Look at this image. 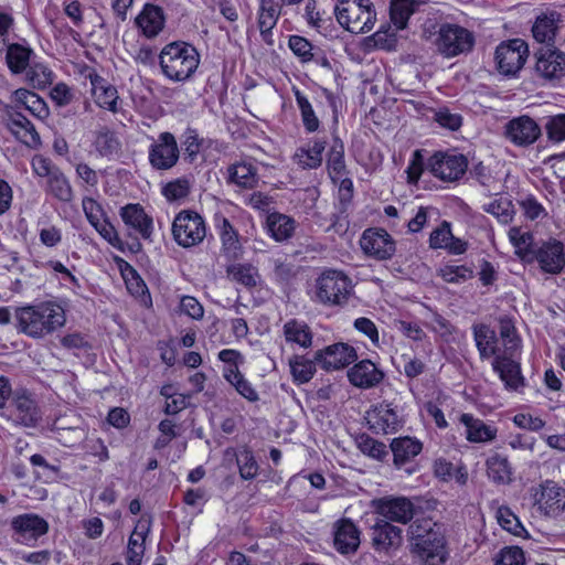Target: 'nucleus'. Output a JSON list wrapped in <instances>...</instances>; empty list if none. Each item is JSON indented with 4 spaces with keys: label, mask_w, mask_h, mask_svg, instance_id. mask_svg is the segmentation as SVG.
Instances as JSON below:
<instances>
[{
    "label": "nucleus",
    "mask_w": 565,
    "mask_h": 565,
    "mask_svg": "<svg viewBox=\"0 0 565 565\" xmlns=\"http://www.w3.org/2000/svg\"><path fill=\"white\" fill-rule=\"evenodd\" d=\"M14 319L18 332L42 340L66 324V311L60 302L45 300L17 308Z\"/></svg>",
    "instance_id": "f257e3e1"
},
{
    "label": "nucleus",
    "mask_w": 565,
    "mask_h": 565,
    "mask_svg": "<svg viewBox=\"0 0 565 565\" xmlns=\"http://www.w3.org/2000/svg\"><path fill=\"white\" fill-rule=\"evenodd\" d=\"M408 548L418 565H443L447 559L444 526L430 519L416 520L407 530Z\"/></svg>",
    "instance_id": "f03ea898"
},
{
    "label": "nucleus",
    "mask_w": 565,
    "mask_h": 565,
    "mask_svg": "<svg viewBox=\"0 0 565 565\" xmlns=\"http://www.w3.org/2000/svg\"><path fill=\"white\" fill-rule=\"evenodd\" d=\"M159 63L169 81L180 83L194 74L200 64V54L186 42H171L161 50Z\"/></svg>",
    "instance_id": "7ed1b4c3"
},
{
    "label": "nucleus",
    "mask_w": 565,
    "mask_h": 565,
    "mask_svg": "<svg viewBox=\"0 0 565 565\" xmlns=\"http://www.w3.org/2000/svg\"><path fill=\"white\" fill-rule=\"evenodd\" d=\"M500 335L505 349L502 355L494 358L492 367L507 388L518 390L522 383V377L519 363L515 362L514 356L520 349V340L515 333V328L508 320L501 321Z\"/></svg>",
    "instance_id": "20e7f679"
},
{
    "label": "nucleus",
    "mask_w": 565,
    "mask_h": 565,
    "mask_svg": "<svg viewBox=\"0 0 565 565\" xmlns=\"http://www.w3.org/2000/svg\"><path fill=\"white\" fill-rule=\"evenodd\" d=\"M338 22L351 33H366L375 23L376 13L370 0H341L335 7Z\"/></svg>",
    "instance_id": "39448f33"
},
{
    "label": "nucleus",
    "mask_w": 565,
    "mask_h": 565,
    "mask_svg": "<svg viewBox=\"0 0 565 565\" xmlns=\"http://www.w3.org/2000/svg\"><path fill=\"white\" fill-rule=\"evenodd\" d=\"M351 290V279L343 271L324 270L316 279L313 300L327 306H340L348 300Z\"/></svg>",
    "instance_id": "423d86ee"
},
{
    "label": "nucleus",
    "mask_w": 565,
    "mask_h": 565,
    "mask_svg": "<svg viewBox=\"0 0 565 565\" xmlns=\"http://www.w3.org/2000/svg\"><path fill=\"white\" fill-rule=\"evenodd\" d=\"M172 234L178 245L184 248L196 246L206 235L204 218L196 212L183 210L173 220Z\"/></svg>",
    "instance_id": "0eeeda50"
},
{
    "label": "nucleus",
    "mask_w": 565,
    "mask_h": 565,
    "mask_svg": "<svg viewBox=\"0 0 565 565\" xmlns=\"http://www.w3.org/2000/svg\"><path fill=\"white\" fill-rule=\"evenodd\" d=\"M532 498L534 508L545 518L555 519L565 512V488L554 481L533 488Z\"/></svg>",
    "instance_id": "6e6552de"
},
{
    "label": "nucleus",
    "mask_w": 565,
    "mask_h": 565,
    "mask_svg": "<svg viewBox=\"0 0 565 565\" xmlns=\"http://www.w3.org/2000/svg\"><path fill=\"white\" fill-rule=\"evenodd\" d=\"M475 44V36L468 29L458 24L445 23L439 28L436 45L446 57H454L469 52Z\"/></svg>",
    "instance_id": "1a4fd4ad"
},
{
    "label": "nucleus",
    "mask_w": 565,
    "mask_h": 565,
    "mask_svg": "<svg viewBox=\"0 0 565 565\" xmlns=\"http://www.w3.org/2000/svg\"><path fill=\"white\" fill-rule=\"evenodd\" d=\"M527 54V45L521 39L501 43L495 51V61L500 73L504 75L516 74L523 67Z\"/></svg>",
    "instance_id": "9d476101"
},
{
    "label": "nucleus",
    "mask_w": 565,
    "mask_h": 565,
    "mask_svg": "<svg viewBox=\"0 0 565 565\" xmlns=\"http://www.w3.org/2000/svg\"><path fill=\"white\" fill-rule=\"evenodd\" d=\"M363 253L379 260L390 259L395 253V242L383 228H367L360 238Z\"/></svg>",
    "instance_id": "9b49d317"
},
{
    "label": "nucleus",
    "mask_w": 565,
    "mask_h": 565,
    "mask_svg": "<svg viewBox=\"0 0 565 565\" xmlns=\"http://www.w3.org/2000/svg\"><path fill=\"white\" fill-rule=\"evenodd\" d=\"M179 148L174 136L162 132L149 147V162L157 170H168L175 166Z\"/></svg>",
    "instance_id": "f8f14e48"
},
{
    "label": "nucleus",
    "mask_w": 565,
    "mask_h": 565,
    "mask_svg": "<svg viewBox=\"0 0 565 565\" xmlns=\"http://www.w3.org/2000/svg\"><path fill=\"white\" fill-rule=\"evenodd\" d=\"M468 168L467 158L461 153H436L430 159L431 173L447 182L460 179Z\"/></svg>",
    "instance_id": "ddd939ff"
},
{
    "label": "nucleus",
    "mask_w": 565,
    "mask_h": 565,
    "mask_svg": "<svg viewBox=\"0 0 565 565\" xmlns=\"http://www.w3.org/2000/svg\"><path fill=\"white\" fill-rule=\"evenodd\" d=\"M373 507L387 522L406 524L414 516V504L403 497L377 499L373 501Z\"/></svg>",
    "instance_id": "4468645a"
},
{
    "label": "nucleus",
    "mask_w": 565,
    "mask_h": 565,
    "mask_svg": "<svg viewBox=\"0 0 565 565\" xmlns=\"http://www.w3.org/2000/svg\"><path fill=\"white\" fill-rule=\"evenodd\" d=\"M7 416L15 424L32 427L40 419L35 402L25 392H17L7 407Z\"/></svg>",
    "instance_id": "2eb2a0df"
},
{
    "label": "nucleus",
    "mask_w": 565,
    "mask_h": 565,
    "mask_svg": "<svg viewBox=\"0 0 565 565\" xmlns=\"http://www.w3.org/2000/svg\"><path fill=\"white\" fill-rule=\"evenodd\" d=\"M356 359L355 350L347 343H334L318 350L315 361L324 370L345 367Z\"/></svg>",
    "instance_id": "dca6fc26"
},
{
    "label": "nucleus",
    "mask_w": 565,
    "mask_h": 565,
    "mask_svg": "<svg viewBox=\"0 0 565 565\" xmlns=\"http://www.w3.org/2000/svg\"><path fill=\"white\" fill-rule=\"evenodd\" d=\"M534 259L542 270L550 274L559 273L565 266V253L562 242L550 238L543 242L534 253Z\"/></svg>",
    "instance_id": "f3484780"
},
{
    "label": "nucleus",
    "mask_w": 565,
    "mask_h": 565,
    "mask_svg": "<svg viewBox=\"0 0 565 565\" xmlns=\"http://www.w3.org/2000/svg\"><path fill=\"white\" fill-rule=\"evenodd\" d=\"M505 136L516 146H529L539 139L541 128L532 118L520 116L507 124Z\"/></svg>",
    "instance_id": "a211bd4d"
},
{
    "label": "nucleus",
    "mask_w": 565,
    "mask_h": 565,
    "mask_svg": "<svg viewBox=\"0 0 565 565\" xmlns=\"http://www.w3.org/2000/svg\"><path fill=\"white\" fill-rule=\"evenodd\" d=\"M370 427L376 433L393 434L403 426V419L388 403H381L367 413Z\"/></svg>",
    "instance_id": "6ab92c4d"
},
{
    "label": "nucleus",
    "mask_w": 565,
    "mask_h": 565,
    "mask_svg": "<svg viewBox=\"0 0 565 565\" xmlns=\"http://www.w3.org/2000/svg\"><path fill=\"white\" fill-rule=\"evenodd\" d=\"M371 539L377 552H390L402 545L403 531L385 520H377L371 527Z\"/></svg>",
    "instance_id": "aec40b11"
},
{
    "label": "nucleus",
    "mask_w": 565,
    "mask_h": 565,
    "mask_svg": "<svg viewBox=\"0 0 565 565\" xmlns=\"http://www.w3.org/2000/svg\"><path fill=\"white\" fill-rule=\"evenodd\" d=\"M135 25L147 39L158 36L166 25V15L161 7L147 3L135 18Z\"/></svg>",
    "instance_id": "412c9836"
},
{
    "label": "nucleus",
    "mask_w": 565,
    "mask_h": 565,
    "mask_svg": "<svg viewBox=\"0 0 565 565\" xmlns=\"http://www.w3.org/2000/svg\"><path fill=\"white\" fill-rule=\"evenodd\" d=\"M428 244L430 248L444 249L450 255H461L468 247L467 242L452 235L451 225L447 221L431 231Z\"/></svg>",
    "instance_id": "4be33fe9"
},
{
    "label": "nucleus",
    "mask_w": 565,
    "mask_h": 565,
    "mask_svg": "<svg viewBox=\"0 0 565 565\" xmlns=\"http://www.w3.org/2000/svg\"><path fill=\"white\" fill-rule=\"evenodd\" d=\"M12 527L19 535L18 541L21 543L34 541L49 530L47 522L35 514H23L14 518Z\"/></svg>",
    "instance_id": "5701e85b"
},
{
    "label": "nucleus",
    "mask_w": 565,
    "mask_h": 565,
    "mask_svg": "<svg viewBox=\"0 0 565 565\" xmlns=\"http://www.w3.org/2000/svg\"><path fill=\"white\" fill-rule=\"evenodd\" d=\"M92 97L96 105L103 109L116 113L118 110V93L115 86L96 73H89Z\"/></svg>",
    "instance_id": "b1692460"
},
{
    "label": "nucleus",
    "mask_w": 565,
    "mask_h": 565,
    "mask_svg": "<svg viewBox=\"0 0 565 565\" xmlns=\"http://www.w3.org/2000/svg\"><path fill=\"white\" fill-rule=\"evenodd\" d=\"M536 72L548 79L564 76L565 54L554 49L542 50L536 62Z\"/></svg>",
    "instance_id": "393cba45"
},
{
    "label": "nucleus",
    "mask_w": 565,
    "mask_h": 565,
    "mask_svg": "<svg viewBox=\"0 0 565 565\" xmlns=\"http://www.w3.org/2000/svg\"><path fill=\"white\" fill-rule=\"evenodd\" d=\"M360 545V532L356 525L348 519H342L334 524V546L342 553H353Z\"/></svg>",
    "instance_id": "a878e982"
},
{
    "label": "nucleus",
    "mask_w": 565,
    "mask_h": 565,
    "mask_svg": "<svg viewBox=\"0 0 565 565\" xmlns=\"http://www.w3.org/2000/svg\"><path fill=\"white\" fill-rule=\"evenodd\" d=\"M459 420L466 427V439L470 443H490L497 438L498 428L494 425L486 424L471 414H461Z\"/></svg>",
    "instance_id": "bb28decb"
},
{
    "label": "nucleus",
    "mask_w": 565,
    "mask_h": 565,
    "mask_svg": "<svg viewBox=\"0 0 565 565\" xmlns=\"http://www.w3.org/2000/svg\"><path fill=\"white\" fill-rule=\"evenodd\" d=\"M352 385L361 388L373 387L383 379V373L370 360H363L348 372Z\"/></svg>",
    "instance_id": "cd10ccee"
},
{
    "label": "nucleus",
    "mask_w": 565,
    "mask_h": 565,
    "mask_svg": "<svg viewBox=\"0 0 565 565\" xmlns=\"http://www.w3.org/2000/svg\"><path fill=\"white\" fill-rule=\"evenodd\" d=\"M282 335L287 344L300 349L312 345L313 334L311 328L302 320L289 319L282 326Z\"/></svg>",
    "instance_id": "c85d7f7f"
},
{
    "label": "nucleus",
    "mask_w": 565,
    "mask_h": 565,
    "mask_svg": "<svg viewBox=\"0 0 565 565\" xmlns=\"http://www.w3.org/2000/svg\"><path fill=\"white\" fill-rule=\"evenodd\" d=\"M391 450L393 452L394 466L402 468L422 452L423 444L414 437H398L392 440Z\"/></svg>",
    "instance_id": "c756f323"
},
{
    "label": "nucleus",
    "mask_w": 565,
    "mask_h": 565,
    "mask_svg": "<svg viewBox=\"0 0 565 565\" xmlns=\"http://www.w3.org/2000/svg\"><path fill=\"white\" fill-rule=\"evenodd\" d=\"M124 223L138 232L142 237H149L152 230V218L140 204H127L120 210Z\"/></svg>",
    "instance_id": "7c9ffc66"
},
{
    "label": "nucleus",
    "mask_w": 565,
    "mask_h": 565,
    "mask_svg": "<svg viewBox=\"0 0 565 565\" xmlns=\"http://www.w3.org/2000/svg\"><path fill=\"white\" fill-rule=\"evenodd\" d=\"M280 15V4L277 0H260L258 11V26L264 42L271 45V30Z\"/></svg>",
    "instance_id": "2f4dec72"
},
{
    "label": "nucleus",
    "mask_w": 565,
    "mask_h": 565,
    "mask_svg": "<svg viewBox=\"0 0 565 565\" xmlns=\"http://www.w3.org/2000/svg\"><path fill=\"white\" fill-rule=\"evenodd\" d=\"M215 227L218 233L223 252L232 258L239 256L242 252V244L238 233L223 215H215Z\"/></svg>",
    "instance_id": "473e14b6"
},
{
    "label": "nucleus",
    "mask_w": 565,
    "mask_h": 565,
    "mask_svg": "<svg viewBox=\"0 0 565 565\" xmlns=\"http://www.w3.org/2000/svg\"><path fill=\"white\" fill-rule=\"evenodd\" d=\"M487 476L495 484H509L513 480V468L507 456L492 452L486 460Z\"/></svg>",
    "instance_id": "72a5a7b5"
},
{
    "label": "nucleus",
    "mask_w": 565,
    "mask_h": 565,
    "mask_svg": "<svg viewBox=\"0 0 565 565\" xmlns=\"http://www.w3.org/2000/svg\"><path fill=\"white\" fill-rule=\"evenodd\" d=\"M11 103L19 108H24L39 119H45L49 116V108L45 102L29 89L19 88L14 90L11 95Z\"/></svg>",
    "instance_id": "f704fd0d"
},
{
    "label": "nucleus",
    "mask_w": 565,
    "mask_h": 565,
    "mask_svg": "<svg viewBox=\"0 0 565 565\" xmlns=\"http://www.w3.org/2000/svg\"><path fill=\"white\" fill-rule=\"evenodd\" d=\"M257 168L252 161H239L228 168V181L242 189H254L258 183Z\"/></svg>",
    "instance_id": "c9c22d12"
},
{
    "label": "nucleus",
    "mask_w": 565,
    "mask_h": 565,
    "mask_svg": "<svg viewBox=\"0 0 565 565\" xmlns=\"http://www.w3.org/2000/svg\"><path fill=\"white\" fill-rule=\"evenodd\" d=\"M266 226L268 234L276 242H284L292 237L297 222L289 215L274 212L267 216Z\"/></svg>",
    "instance_id": "e433bc0d"
},
{
    "label": "nucleus",
    "mask_w": 565,
    "mask_h": 565,
    "mask_svg": "<svg viewBox=\"0 0 565 565\" xmlns=\"http://www.w3.org/2000/svg\"><path fill=\"white\" fill-rule=\"evenodd\" d=\"M150 530V524L147 520L140 519L129 537L127 548L128 565H140L145 553V540Z\"/></svg>",
    "instance_id": "4c0bfd02"
},
{
    "label": "nucleus",
    "mask_w": 565,
    "mask_h": 565,
    "mask_svg": "<svg viewBox=\"0 0 565 565\" xmlns=\"http://www.w3.org/2000/svg\"><path fill=\"white\" fill-rule=\"evenodd\" d=\"M508 237L512 246L514 247L515 254L525 262L534 259L533 249V235L530 231H524L521 227L513 226L508 231Z\"/></svg>",
    "instance_id": "58836bf2"
},
{
    "label": "nucleus",
    "mask_w": 565,
    "mask_h": 565,
    "mask_svg": "<svg viewBox=\"0 0 565 565\" xmlns=\"http://www.w3.org/2000/svg\"><path fill=\"white\" fill-rule=\"evenodd\" d=\"M482 209L502 224H509L515 215L514 205L508 195L494 196L488 203H484Z\"/></svg>",
    "instance_id": "ea45409f"
},
{
    "label": "nucleus",
    "mask_w": 565,
    "mask_h": 565,
    "mask_svg": "<svg viewBox=\"0 0 565 565\" xmlns=\"http://www.w3.org/2000/svg\"><path fill=\"white\" fill-rule=\"evenodd\" d=\"M323 151L324 143L321 141H313L307 147L297 149L294 154V161L303 169H316L322 162Z\"/></svg>",
    "instance_id": "a19ab883"
},
{
    "label": "nucleus",
    "mask_w": 565,
    "mask_h": 565,
    "mask_svg": "<svg viewBox=\"0 0 565 565\" xmlns=\"http://www.w3.org/2000/svg\"><path fill=\"white\" fill-rule=\"evenodd\" d=\"M32 50L21 44H10L7 49V64L13 74H20L28 70Z\"/></svg>",
    "instance_id": "79ce46f5"
},
{
    "label": "nucleus",
    "mask_w": 565,
    "mask_h": 565,
    "mask_svg": "<svg viewBox=\"0 0 565 565\" xmlns=\"http://www.w3.org/2000/svg\"><path fill=\"white\" fill-rule=\"evenodd\" d=\"M475 341L482 359L499 355L497 352L495 332L489 327L481 324L473 328Z\"/></svg>",
    "instance_id": "37998d69"
},
{
    "label": "nucleus",
    "mask_w": 565,
    "mask_h": 565,
    "mask_svg": "<svg viewBox=\"0 0 565 565\" xmlns=\"http://www.w3.org/2000/svg\"><path fill=\"white\" fill-rule=\"evenodd\" d=\"M434 475L443 481L455 480L459 484H465L468 480V472L463 466L455 467L445 459H437L434 462Z\"/></svg>",
    "instance_id": "c03bdc74"
},
{
    "label": "nucleus",
    "mask_w": 565,
    "mask_h": 565,
    "mask_svg": "<svg viewBox=\"0 0 565 565\" xmlns=\"http://www.w3.org/2000/svg\"><path fill=\"white\" fill-rule=\"evenodd\" d=\"M418 4L415 0H393L391 2V21L396 30H404L407 26L408 19Z\"/></svg>",
    "instance_id": "a18cd8bd"
},
{
    "label": "nucleus",
    "mask_w": 565,
    "mask_h": 565,
    "mask_svg": "<svg viewBox=\"0 0 565 565\" xmlns=\"http://www.w3.org/2000/svg\"><path fill=\"white\" fill-rule=\"evenodd\" d=\"M292 381L298 384L308 383L316 373L315 362L303 355H295L289 360Z\"/></svg>",
    "instance_id": "49530a36"
},
{
    "label": "nucleus",
    "mask_w": 565,
    "mask_h": 565,
    "mask_svg": "<svg viewBox=\"0 0 565 565\" xmlns=\"http://www.w3.org/2000/svg\"><path fill=\"white\" fill-rule=\"evenodd\" d=\"M224 379L235 387L237 393L242 395L244 398L249 402H256L258 399V394L253 385L244 377V375L239 372V370L233 369H224L223 370Z\"/></svg>",
    "instance_id": "de8ad7c7"
},
{
    "label": "nucleus",
    "mask_w": 565,
    "mask_h": 565,
    "mask_svg": "<svg viewBox=\"0 0 565 565\" xmlns=\"http://www.w3.org/2000/svg\"><path fill=\"white\" fill-rule=\"evenodd\" d=\"M498 523L502 529L519 537H526L527 531L516 516V514L507 505L499 507L495 513Z\"/></svg>",
    "instance_id": "09e8293b"
},
{
    "label": "nucleus",
    "mask_w": 565,
    "mask_h": 565,
    "mask_svg": "<svg viewBox=\"0 0 565 565\" xmlns=\"http://www.w3.org/2000/svg\"><path fill=\"white\" fill-rule=\"evenodd\" d=\"M227 275L232 280L248 288L255 287L260 280L257 268L249 264H234L228 267Z\"/></svg>",
    "instance_id": "8fccbe9b"
},
{
    "label": "nucleus",
    "mask_w": 565,
    "mask_h": 565,
    "mask_svg": "<svg viewBox=\"0 0 565 565\" xmlns=\"http://www.w3.org/2000/svg\"><path fill=\"white\" fill-rule=\"evenodd\" d=\"M46 190L57 200L68 202L73 198L72 186L66 177L57 169L47 180Z\"/></svg>",
    "instance_id": "3c124183"
},
{
    "label": "nucleus",
    "mask_w": 565,
    "mask_h": 565,
    "mask_svg": "<svg viewBox=\"0 0 565 565\" xmlns=\"http://www.w3.org/2000/svg\"><path fill=\"white\" fill-rule=\"evenodd\" d=\"M297 106L300 110L301 120L308 132H315L320 126V121L312 108L309 99L297 88H294Z\"/></svg>",
    "instance_id": "603ef678"
},
{
    "label": "nucleus",
    "mask_w": 565,
    "mask_h": 565,
    "mask_svg": "<svg viewBox=\"0 0 565 565\" xmlns=\"http://www.w3.org/2000/svg\"><path fill=\"white\" fill-rule=\"evenodd\" d=\"M328 171L330 177L335 180L344 175V147L339 139H334L333 145L328 153L327 160Z\"/></svg>",
    "instance_id": "864d4df0"
},
{
    "label": "nucleus",
    "mask_w": 565,
    "mask_h": 565,
    "mask_svg": "<svg viewBox=\"0 0 565 565\" xmlns=\"http://www.w3.org/2000/svg\"><path fill=\"white\" fill-rule=\"evenodd\" d=\"M26 79L34 88H45L54 81V73L45 64L33 62L25 71Z\"/></svg>",
    "instance_id": "5fc2aeb1"
},
{
    "label": "nucleus",
    "mask_w": 565,
    "mask_h": 565,
    "mask_svg": "<svg viewBox=\"0 0 565 565\" xmlns=\"http://www.w3.org/2000/svg\"><path fill=\"white\" fill-rule=\"evenodd\" d=\"M556 31V20L553 15L539 17L533 25L532 32L536 41L544 43L551 41Z\"/></svg>",
    "instance_id": "6e6d98bb"
},
{
    "label": "nucleus",
    "mask_w": 565,
    "mask_h": 565,
    "mask_svg": "<svg viewBox=\"0 0 565 565\" xmlns=\"http://www.w3.org/2000/svg\"><path fill=\"white\" fill-rule=\"evenodd\" d=\"M239 475L245 480L254 479L258 472V465L248 449H242L236 455Z\"/></svg>",
    "instance_id": "4d7b16f0"
},
{
    "label": "nucleus",
    "mask_w": 565,
    "mask_h": 565,
    "mask_svg": "<svg viewBox=\"0 0 565 565\" xmlns=\"http://www.w3.org/2000/svg\"><path fill=\"white\" fill-rule=\"evenodd\" d=\"M45 268L53 271L60 281L72 290L75 291L81 287L78 278L60 260H49Z\"/></svg>",
    "instance_id": "13d9d810"
},
{
    "label": "nucleus",
    "mask_w": 565,
    "mask_h": 565,
    "mask_svg": "<svg viewBox=\"0 0 565 565\" xmlns=\"http://www.w3.org/2000/svg\"><path fill=\"white\" fill-rule=\"evenodd\" d=\"M440 277L450 284H459L472 277V270L463 265H446L439 269Z\"/></svg>",
    "instance_id": "bf43d9fd"
},
{
    "label": "nucleus",
    "mask_w": 565,
    "mask_h": 565,
    "mask_svg": "<svg viewBox=\"0 0 565 565\" xmlns=\"http://www.w3.org/2000/svg\"><path fill=\"white\" fill-rule=\"evenodd\" d=\"M525 556L518 546H505L494 557V565H524Z\"/></svg>",
    "instance_id": "052dcab7"
},
{
    "label": "nucleus",
    "mask_w": 565,
    "mask_h": 565,
    "mask_svg": "<svg viewBox=\"0 0 565 565\" xmlns=\"http://www.w3.org/2000/svg\"><path fill=\"white\" fill-rule=\"evenodd\" d=\"M190 192V183L186 179H177L168 182L162 188V195L168 201H175L185 198Z\"/></svg>",
    "instance_id": "680f3d73"
},
{
    "label": "nucleus",
    "mask_w": 565,
    "mask_h": 565,
    "mask_svg": "<svg viewBox=\"0 0 565 565\" xmlns=\"http://www.w3.org/2000/svg\"><path fill=\"white\" fill-rule=\"evenodd\" d=\"M95 147L102 156H108L113 153L118 142L111 131L108 129H100L96 132Z\"/></svg>",
    "instance_id": "e2e57ef3"
},
{
    "label": "nucleus",
    "mask_w": 565,
    "mask_h": 565,
    "mask_svg": "<svg viewBox=\"0 0 565 565\" xmlns=\"http://www.w3.org/2000/svg\"><path fill=\"white\" fill-rule=\"evenodd\" d=\"M360 450L375 459H382L387 455L386 447L383 443L371 437H361L359 440Z\"/></svg>",
    "instance_id": "0e129e2a"
},
{
    "label": "nucleus",
    "mask_w": 565,
    "mask_h": 565,
    "mask_svg": "<svg viewBox=\"0 0 565 565\" xmlns=\"http://www.w3.org/2000/svg\"><path fill=\"white\" fill-rule=\"evenodd\" d=\"M82 206L84 214L92 226L105 218L104 210L95 199L89 196L83 198Z\"/></svg>",
    "instance_id": "69168bd1"
},
{
    "label": "nucleus",
    "mask_w": 565,
    "mask_h": 565,
    "mask_svg": "<svg viewBox=\"0 0 565 565\" xmlns=\"http://www.w3.org/2000/svg\"><path fill=\"white\" fill-rule=\"evenodd\" d=\"M288 45L294 54L299 56L303 62L310 61L313 56L311 43L302 36L291 35Z\"/></svg>",
    "instance_id": "338daca9"
},
{
    "label": "nucleus",
    "mask_w": 565,
    "mask_h": 565,
    "mask_svg": "<svg viewBox=\"0 0 565 565\" xmlns=\"http://www.w3.org/2000/svg\"><path fill=\"white\" fill-rule=\"evenodd\" d=\"M547 136L555 142L565 140V114H558L548 120L546 125Z\"/></svg>",
    "instance_id": "774afa93"
}]
</instances>
